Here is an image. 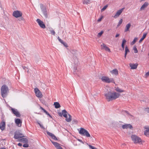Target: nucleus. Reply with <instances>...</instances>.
I'll use <instances>...</instances> for the list:
<instances>
[{
	"mask_svg": "<svg viewBox=\"0 0 149 149\" xmlns=\"http://www.w3.org/2000/svg\"><path fill=\"white\" fill-rule=\"evenodd\" d=\"M22 68L24 69H25L26 68L27 69H28V68H27L25 66H23Z\"/></svg>",
	"mask_w": 149,
	"mask_h": 149,
	"instance_id": "58",
	"label": "nucleus"
},
{
	"mask_svg": "<svg viewBox=\"0 0 149 149\" xmlns=\"http://www.w3.org/2000/svg\"><path fill=\"white\" fill-rule=\"evenodd\" d=\"M101 49H104L106 51H107L109 52H111L110 49L105 44L102 43V44L101 45Z\"/></svg>",
	"mask_w": 149,
	"mask_h": 149,
	"instance_id": "14",
	"label": "nucleus"
},
{
	"mask_svg": "<svg viewBox=\"0 0 149 149\" xmlns=\"http://www.w3.org/2000/svg\"><path fill=\"white\" fill-rule=\"evenodd\" d=\"M58 115L61 117L63 116L66 118L65 120L67 122H70L72 120V116L69 114H68L66 111L64 109L62 111V113L59 112L58 113Z\"/></svg>",
	"mask_w": 149,
	"mask_h": 149,
	"instance_id": "2",
	"label": "nucleus"
},
{
	"mask_svg": "<svg viewBox=\"0 0 149 149\" xmlns=\"http://www.w3.org/2000/svg\"><path fill=\"white\" fill-rule=\"evenodd\" d=\"M22 13L20 11L17 10L13 12V16L16 18L21 17L22 15Z\"/></svg>",
	"mask_w": 149,
	"mask_h": 149,
	"instance_id": "10",
	"label": "nucleus"
},
{
	"mask_svg": "<svg viewBox=\"0 0 149 149\" xmlns=\"http://www.w3.org/2000/svg\"><path fill=\"white\" fill-rule=\"evenodd\" d=\"M131 26V24L130 23L127 24L126 26V28L125 30V32H126L129 31V29L130 28Z\"/></svg>",
	"mask_w": 149,
	"mask_h": 149,
	"instance_id": "26",
	"label": "nucleus"
},
{
	"mask_svg": "<svg viewBox=\"0 0 149 149\" xmlns=\"http://www.w3.org/2000/svg\"><path fill=\"white\" fill-rule=\"evenodd\" d=\"M24 19L23 18V17H21L19 18V19H18V20H19V21H24Z\"/></svg>",
	"mask_w": 149,
	"mask_h": 149,
	"instance_id": "47",
	"label": "nucleus"
},
{
	"mask_svg": "<svg viewBox=\"0 0 149 149\" xmlns=\"http://www.w3.org/2000/svg\"><path fill=\"white\" fill-rule=\"evenodd\" d=\"M145 76H146L145 77L146 78L149 76V71L146 74Z\"/></svg>",
	"mask_w": 149,
	"mask_h": 149,
	"instance_id": "48",
	"label": "nucleus"
},
{
	"mask_svg": "<svg viewBox=\"0 0 149 149\" xmlns=\"http://www.w3.org/2000/svg\"><path fill=\"white\" fill-rule=\"evenodd\" d=\"M78 65V63H77V64L75 65V66L74 67V74H77V73L76 72L75 73L74 72H76L78 71V70L77 69V66Z\"/></svg>",
	"mask_w": 149,
	"mask_h": 149,
	"instance_id": "30",
	"label": "nucleus"
},
{
	"mask_svg": "<svg viewBox=\"0 0 149 149\" xmlns=\"http://www.w3.org/2000/svg\"><path fill=\"white\" fill-rule=\"evenodd\" d=\"M60 39V38L59 37H58V40H59V39Z\"/></svg>",
	"mask_w": 149,
	"mask_h": 149,
	"instance_id": "64",
	"label": "nucleus"
},
{
	"mask_svg": "<svg viewBox=\"0 0 149 149\" xmlns=\"http://www.w3.org/2000/svg\"><path fill=\"white\" fill-rule=\"evenodd\" d=\"M24 137V135L21 133V131L20 130H17L15 132L14 138L15 139L21 138Z\"/></svg>",
	"mask_w": 149,
	"mask_h": 149,
	"instance_id": "6",
	"label": "nucleus"
},
{
	"mask_svg": "<svg viewBox=\"0 0 149 149\" xmlns=\"http://www.w3.org/2000/svg\"><path fill=\"white\" fill-rule=\"evenodd\" d=\"M126 41L125 39H123L122 40V42L121 44V47L123 48V50H124L125 44L126 43Z\"/></svg>",
	"mask_w": 149,
	"mask_h": 149,
	"instance_id": "25",
	"label": "nucleus"
},
{
	"mask_svg": "<svg viewBox=\"0 0 149 149\" xmlns=\"http://www.w3.org/2000/svg\"><path fill=\"white\" fill-rule=\"evenodd\" d=\"M40 5L41 10H44V9H46V6L40 3Z\"/></svg>",
	"mask_w": 149,
	"mask_h": 149,
	"instance_id": "31",
	"label": "nucleus"
},
{
	"mask_svg": "<svg viewBox=\"0 0 149 149\" xmlns=\"http://www.w3.org/2000/svg\"><path fill=\"white\" fill-rule=\"evenodd\" d=\"M50 32L51 33V34H52V35H55V32L54 30H50Z\"/></svg>",
	"mask_w": 149,
	"mask_h": 149,
	"instance_id": "43",
	"label": "nucleus"
},
{
	"mask_svg": "<svg viewBox=\"0 0 149 149\" xmlns=\"http://www.w3.org/2000/svg\"><path fill=\"white\" fill-rule=\"evenodd\" d=\"M40 109H42V110H43V109H44V108H42V107L41 106L40 107Z\"/></svg>",
	"mask_w": 149,
	"mask_h": 149,
	"instance_id": "61",
	"label": "nucleus"
},
{
	"mask_svg": "<svg viewBox=\"0 0 149 149\" xmlns=\"http://www.w3.org/2000/svg\"><path fill=\"white\" fill-rule=\"evenodd\" d=\"M19 142H24L25 143H28V140L26 138H22L18 140Z\"/></svg>",
	"mask_w": 149,
	"mask_h": 149,
	"instance_id": "21",
	"label": "nucleus"
},
{
	"mask_svg": "<svg viewBox=\"0 0 149 149\" xmlns=\"http://www.w3.org/2000/svg\"><path fill=\"white\" fill-rule=\"evenodd\" d=\"M131 138L134 143H139L141 141V139L136 135H132Z\"/></svg>",
	"mask_w": 149,
	"mask_h": 149,
	"instance_id": "5",
	"label": "nucleus"
},
{
	"mask_svg": "<svg viewBox=\"0 0 149 149\" xmlns=\"http://www.w3.org/2000/svg\"><path fill=\"white\" fill-rule=\"evenodd\" d=\"M18 145L20 146H22V144L20 143H19L18 144Z\"/></svg>",
	"mask_w": 149,
	"mask_h": 149,
	"instance_id": "57",
	"label": "nucleus"
},
{
	"mask_svg": "<svg viewBox=\"0 0 149 149\" xmlns=\"http://www.w3.org/2000/svg\"><path fill=\"white\" fill-rule=\"evenodd\" d=\"M44 17L45 18H47L48 17V12L47 10L42 12Z\"/></svg>",
	"mask_w": 149,
	"mask_h": 149,
	"instance_id": "28",
	"label": "nucleus"
},
{
	"mask_svg": "<svg viewBox=\"0 0 149 149\" xmlns=\"http://www.w3.org/2000/svg\"><path fill=\"white\" fill-rule=\"evenodd\" d=\"M78 140L80 142L82 143L83 144H84V142L81 140H80L79 139H78Z\"/></svg>",
	"mask_w": 149,
	"mask_h": 149,
	"instance_id": "55",
	"label": "nucleus"
},
{
	"mask_svg": "<svg viewBox=\"0 0 149 149\" xmlns=\"http://www.w3.org/2000/svg\"><path fill=\"white\" fill-rule=\"evenodd\" d=\"M15 123L17 125L19 126V125L20 124H21L22 123V121H21V120L19 118H17L15 119ZM21 125L20 124V125L19 126H21Z\"/></svg>",
	"mask_w": 149,
	"mask_h": 149,
	"instance_id": "20",
	"label": "nucleus"
},
{
	"mask_svg": "<svg viewBox=\"0 0 149 149\" xmlns=\"http://www.w3.org/2000/svg\"><path fill=\"white\" fill-rule=\"evenodd\" d=\"M119 35H120V34H118V33H117V34L116 35V36H115V37H116V38H117V37H119Z\"/></svg>",
	"mask_w": 149,
	"mask_h": 149,
	"instance_id": "56",
	"label": "nucleus"
},
{
	"mask_svg": "<svg viewBox=\"0 0 149 149\" xmlns=\"http://www.w3.org/2000/svg\"><path fill=\"white\" fill-rule=\"evenodd\" d=\"M138 64V63L131 64H130V66L131 67V69H135L137 68Z\"/></svg>",
	"mask_w": 149,
	"mask_h": 149,
	"instance_id": "17",
	"label": "nucleus"
},
{
	"mask_svg": "<svg viewBox=\"0 0 149 149\" xmlns=\"http://www.w3.org/2000/svg\"><path fill=\"white\" fill-rule=\"evenodd\" d=\"M62 44H63V45L65 47H68V46L67 45V44L65 42H63L62 43Z\"/></svg>",
	"mask_w": 149,
	"mask_h": 149,
	"instance_id": "41",
	"label": "nucleus"
},
{
	"mask_svg": "<svg viewBox=\"0 0 149 149\" xmlns=\"http://www.w3.org/2000/svg\"><path fill=\"white\" fill-rule=\"evenodd\" d=\"M115 90L116 91L119 93H122L125 91L124 90H122L118 87L116 88Z\"/></svg>",
	"mask_w": 149,
	"mask_h": 149,
	"instance_id": "29",
	"label": "nucleus"
},
{
	"mask_svg": "<svg viewBox=\"0 0 149 149\" xmlns=\"http://www.w3.org/2000/svg\"><path fill=\"white\" fill-rule=\"evenodd\" d=\"M145 111L149 113V108H146L145 109Z\"/></svg>",
	"mask_w": 149,
	"mask_h": 149,
	"instance_id": "46",
	"label": "nucleus"
},
{
	"mask_svg": "<svg viewBox=\"0 0 149 149\" xmlns=\"http://www.w3.org/2000/svg\"><path fill=\"white\" fill-rule=\"evenodd\" d=\"M147 35V33H144L143 35L142 36V38L140 39V40L139 41V43H141L142 41L146 37V35Z\"/></svg>",
	"mask_w": 149,
	"mask_h": 149,
	"instance_id": "27",
	"label": "nucleus"
},
{
	"mask_svg": "<svg viewBox=\"0 0 149 149\" xmlns=\"http://www.w3.org/2000/svg\"><path fill=\"white\" fill-rule=\"evenodd\" d=\"M6 124L5 121L3 120L2 122H1L0 123V128L2 130H4Z\"/></svg>",
	"mask_w": 149,
	"mask_h": 149,
	"instance_id": "16",
	"label": "nucleus"
},
{
	"mask_svg": "<svg viewBox=\"0 0 149 149\" xmlns=\"http://www.w3.org/2000/svg\"><path fill=\"white\" fill-rule=\"evenodd\" d=\"M88 146L91 149H97L95 147L93 146H91L90 145H89Z\"/></svg>",
	"mask_w": 149,
	"mask_h": 149,
	"instance_id": "44",
	"label": "nucleus"
},
{
	"mask_svg": "<svg viewBox=\"0 0 149 149\" xmlns=\"http://www.w3.org/2000/svg\"><path fill=\"white\" fill-rule=\"evenodd\" d=\"M54 105L56 109H58L61 107V105L58 102H54Z\"/></svg>",
	"mask_w": 149,
	"mask_h": 149,
	"instance_id": "22",
	"label": "nucleus"
},
{
	"mask_svg": "<svg viewBox=\"0 0 149 149\" xmlns=\"http://www.w3.org/2000/svg\"><path fill=\"white\" fill-rule=\"evenodd\" d=\"M125 8H123L118 10L116 13L115 15L113 16V17L115 18H116L119 16L120 15Z\"/></svg>",
	"mask_w": 149,
	"mask_h": 149,
	"instance_id": "13",
	"label": "nucleus"
},
{
	"mask_svg": "<svg viewBox=\"0 0 149 149\" xmlns=\"http://www.w3.org/2000/svg\"><path fill=\"white\" fill-rule=\"evenodd\" d=\"M8 87L6 85H3L1 88V93L2 96L3 98L6 97L9 92Z\"/></svg>",
	"mask_w": 149,
	"mask_h": 149,
	"instance_id": "3",
	"label": "nucleus"
},
{
	"mask_svg": "<svg viewBox=\"0 0 149 149\" xmlns=\"http://www.w3.org/2000/svg\"><path fill=\"white\" fill-rule=\"evenodd\" d=\"M108 6L107 5L104 6L102 8L101 10V12H102L104 11L107 7Z\"/></svg>",
	"mask_w": 149,
	"mask_h": 149,
	"instance_id": "36",
	"label": "nucleus"
},
{
	"mask_svg": "<svg viewBox=\"0 0 149 149\" xmlns=\"http://www.w3.org/2000/svg\"><path fill=\"white\" fill-rule=\"evenodd\" d=\"M133 50H134V52L135 53L138 52V50L135 46H134L133 47Z\"/></svg>",
	"mask_w": 149,
	"mask_h": 149,
	"instance_id": "39",
	"label": "nucleus"
},
{
	"mask_svg": "<svg viewBox=\"0 0 149 149\" xmlns=\"http://www.w3.org/2000/svg\"><path fill=\"white\" fill-rule=\"evenodd\" d=\"M103 31H102L100 32L98 34L97 37L98 38L100 37L102 34L103 33Z\"/></svg>",
	"mask_w": 149,
	"mask_h": 149,
	"instance_id": "34",
	"label": "nucleus"
},
{
	"mask_svg": "<svg viewBox=\"0 0 149 149\" xmlns=\"http://www.w3.org/2000/svg\"><path fill=\"white\" fill-rule=\"evenodd\" d=\"M146 130L144 132V134L147 136H149V128H146Z\"/></svg>",
	"mask_w": 149,
	"mask_h": 149,
	"instance_id": "23",
	"label": "nucleus"
},
{
	"mask_svg": "<svg viewBox=\"0 0 149 149\" xmlns=\"http://www.w3.org/2000/svg\"><path fill=\"white\" fill-rule=\"evenodd\" d=\"M90 1V0H84L83 1V3L84 4H87L89 3Z\"/></svg>",
	"mask_w": 149,
	"mask_h": 149,
	"instance_id": "35",
	"label": "nucleus"
},
{
	"mask_svg": "<svg viewBox=\"0 0 149 149\" xmlns=\"http://www.w3.org/2000/svg\"><path fill=\"white\" fill-rule=\"evenodd\" d=\"M120 95L119 93L112 91H108L105 94L106 99L109 102L116 99L118 98Z\"/></svg>",
	"mask_w": 149,
	"mask_h": 149,
	"instance_id": "1",
	"label": "nucleus"
},
{
	"mask_svg": "<svg viewBox=\"0 0 149 149\" xmlns=\"http://www.w3.org/2000/svg\"><path fill=\"white\" fill-rule=\"evenodd\" d=\"M36 21L41 28L43 29L45 28V25L42 21L40 20L39 19H37Z\"/></svg>",
	"mask_w": 149,
	"mask_h": 149,
	"instance_id": "8",
	"label": "nucleus"
},
{
	"mask_svg": "<svg viewBox=\"0 0 149 149\" xmlns=\"http://www.w3.org/2000/svg\"><path fill=\"white\" fill-rule=\"evenodd\" d=\"M47 10V8H46V9H44V10H42L41 11H42V12H43V11H45V10Z\"/></svg>",
	"mask_w": 149,
	"mask_h": 149,
	"instance_id": "60",
	"label": "nucleus"
},
{
	"mask_svg": "<svg viewBox=\"0 0 149 149\" xmlns=\"http://www.w3.org/2000/svg\"><path fill=\"white\" fill-rule=\"evenodd\" d=\"M110 72L112 74H113L115 75H118V71L117 69H115L112 70L110 71Z\"/></svg>",
	"mask_w": 149,
	"mask_h": 149,
	"instance_id": "19",
	"label": "nucleus"
},
{
	"mask_svg": "<svg viewBox=\"0 0 149 149\" xmlns=\"http://www.w3.org/2000/svg\"><path fill=\"white\" fill-rule=\"evenodd\" d=\"M46 132L47 134L49 136H51L52 139L56 141L58 140V139L57 137L54 134L48 131H47Z\"/></svg>",
	"mask_w": 149,
	"mask_h": 149,
	"instance_id": "15",
	"label": "nucleus"
},
{
	"mask_svg": "<svg viewBox=\"0 0 149 149\" xmlns=\"http://www.w3.org/2000/svg\"><path fill=\"white\" fill-rule=\"evenodd\" d=\"M122 127L123 129H127L128 128H129L131 130L133 129V127L132 125L130 124L123 125L122 126Z\"/></svg>",
	"mask_w": 149,
	"mask_h": 149,
	"instance_id": "12",
	"label": "nucleus"
},
{
	"mask_svg": "<svg viewBox=\"0 0 149 149\" xmlns=\"http://www.w3.org/2000/svg\"><path fill=\"white\" fill-rule=\"evenodd\" d=\"M48 116H49L51 118H52V117L47 112V111L46 113H45Z\"/></svg>",
	"mask_w": 149,
	"mask_h": 149,
	"instance_id": "49",
	"label": "nucleus"
},
{
	"mask_svg": "<svg viewBox=\"0 0 149 149\" xmlns=\"http://www.w3.org/2000/svg\"><path fill=\"white\" fill-rule=\"evenodd\" d=\"M78 121L75 119H73L72 120V123L73 124L76 123L77 124L78 123Z\"/></svg>",
	"mask_w": 149,
	"mask_h": 149,
	"instance_id": "40",
	"label": "nucleus"
},
{
	"mask_svg": "<svg viewBox=\"0 0 149 149\" xmlns=\"http://www.w3.org/2000/svg\"><path fill=\"white\" fill-rule=\"evenodd\" d=\"M34 91L36 96L37 97L39 98L42 97L43 95H42V93L38 88H35L34 89Z\"/></svg>",
	"mask_w": 149,
	"mask_h": 149,
	"instance_id": "9",
	"label": "nucleus"
},
{
	"mask_svg": "<svg viewBox=\"0 0 149 149\" xmlns=\"http://www.w3.org/2000/svg\"><path fill=\"white\" fill-rule=\"evenodd\" d=\"M137 39L138 38H135L133 40L131 43V45H132L134 44L136 41Z\"/></svg>",
	"mask_w": 149,
	"mask_h": 149,
	"instance_id": "33",
	"label": "nucleus"
},
{
	"mask_svg": "<svg viewBox=\"0 0 149 149\" xmlns=\"http://www.w3.org/2000/svg\"><path fill=\"white\" fill-rule=\"evenodd\" d=\"M148 2H146L144 3L142 5L141 7L140 8V10H144L145 8H146L148 6Z\"/></svg>",
	"mask_w": 149,
	"mask_h": 149,
	"instance_id": "18",
	"label": "nucleus"
},
{
	"mask_svg": "<svg viewBox=\"0 0 149 149\" xmlns=\"http://www.w3.org/2000/svg\"><path fill=\"white\" fill-rule=\"evenodd\" d=\"M123 22L122 19H121L119 21L118 24L117 25V27H118Z\"/></svg>",
	"mask_w": 149,
	"mask_h": 149,
	"instance_id": "37",
	"label": "nucleus"
},
{
	"mask_svg": "<svg viewBox=\"0 0 149 149\" xmlns=\"http://www.w3.org/2000/svg\"><path fill=\"white\" fill-rule=\"evenodd\" d=\"M125 52H126L127 53H128L130 52V50L129 49H128V47L127 46H126L125 47Z\"/></svg>",
	"mask_w": 149,
	"mask_h": 149,
	"instance_id": "38",
	"label": "nucleus"
},
{
	"mask_svg": "<svg viewBox=\"0 0 149 149\" xmlns=\"http://www.w3.org/2000/svg\"><path fill=\"white\" fill-rule=\"evenodd\" d=\"M58 40L61 43L63 42V40H62L61 38L60 39H59Z\"/></svg>",
	"mask_w": 149,
	"mask_h": 149,
	"instance_id": "54",
	"label": "nucleus"
},
{
	"mask_svg": "<svg viewBox=\"0 0 149 149\" xmlns=\"http://www.w3.org/2000/svg\"><path fill=\"white\" fill-rule=\"evenodd\" d=\"M51 141L52 143H53V144L57 148L58 146L60 145V144L56 142H54L52 141L51 140H50Z\"/></svg>",
	"mask_w": 149,
	"mask_h": 149,
	"instance_id": "32",
	"label": "nucleus"
},
{
	"mask_svg": "<svg viewBox=\"0 0 149 149\" xmlns=\"http://www.w3.org/2000/svg\"><path fill=\"white\" fill-rule=\"evenodd\" d=\"M103 16H102L101 17L97 20V21L98 22H99L101 21L102 19L103 18Z\"/></svg>",
	"mask_w": 149,
	"mask_h": 149,
	"instance_id": "45",
	"label": "nucleus"
},
{
	"mask_svg": "<svg viewBox=\"0 0 149 149\" xmlns=\"http://www.w3.org/2000/svg\"><path fill=\"white\" fill-rule=\"evenodd\" d=\"M57 149H63L59 145L57 148Z\"/></svg>",
	"mask_w": 149,
	"mask_h": 149,
	"instance_id": "51",
	"label": "nucleus"
},
{
	"mask_svg": "<svg viewBox=\"0 0 149 149\" xmlns=\"http://www.w3.org/2000/svg\"><path fill=\"white\" fill-rule=\"evenodd\" d=\"M77 50H76L72 49L71 50L70 52L72 53L73 56H75L76 57L77 56Z\"/></svg>",
	"mask_w": 149,
	"mask_h": 149,
	"instance_id": "24",
	"label": "nucleus"
},
{
	"mask_svg": "<svg viewBox=\"0 0 149 149\" xmlns=\"http://www.w3.org/2000/svg\"><path fill=\"white\" fill-rule=\"evenodd\" d=\"M79 133L81 134L86 136L87 137H90V135L88 131L83 128H81L79 132Z\"/></svg>",
	"mask_w": 149,
	"mask_h": 149,
	"instance_id": "7",
	"label": "nucleus"
},
{
	"mask_svg": "<svg viewBox=\"0 0 149 149\" xmlns=\"http://www.w3.org/2000/svg\"><path fill=\"white\" fill-rule=\"evenodd\" d=\"M11 110L13 113L15 115L18 117H20L21 115L19 113L16 109H15L13 108H11Z\"/></svg>",
	"mask_w": 149,
	"mask_h": 149,
	"instance_id": "11",
	"label": "nucleus"
},
{
	"mask_svg": "<svg viewBox=\"0 0 149 149\" xmlns=\"http://www.w3.org/2000/svg\"><path fill=\"white\" fill-rule=\"evenodd\" d=\"M127 53L126 52H125V54H124V57L125 58H126V57L127 55Z\"/></svg>",
	"mask_w": 149,
	"mask_h": 149,
	"instance_id": "53",
	"label": "nucleus"
},
{
	"mask_svg": "<svg viewBox=\"0 0 149 149\" xmlns=\"http://www.w3.org/2000/svg\"><path fill=\"white\" fill-rule=\"evenodd\" d=\"M40 109H42V110H43V109H44V108H42V107L41 106L40 107Z\"/></svg>",
	"mask_w": 149,
	"mask_h": 149,
	"instance_id": "62",
	"label": "nucleus"
},
{
	"mask_svg": "<svg viewBox=\"0 0 149 149\" xmlns=\"http://www.w3.org/2000/svg\"><path fill=\"white\" fill-rule=\"evenodd\" d=\"M23 146L24 148H27L29 146L27 143H26L24 144Z\"/></svg>",
	"mask_w": 149,
	"mask_h": 149,
	"instance_id": "42",
	"label": "nucleus"
},
{
	"mask_svg": "<svg viewBox=\"0 0 149 149\" xmlns=\"http://www.w3.org/2000/svg\"><path fill=\"white\" fill-rule=\"evenodd\" d=\"M40 126L42 129H45L44 127H43V126L41 124H40Z\"/></svg>",
	"mask_w": 149,
	"mask_h": 149,
	"instance_id": "52",
	"label": "nucleus"
},
{
	"mask_svg": "<svg viewBox=\"0 0 149 149\" xmlns=\"http://www.w3.org/2000/svg\"><path fill=\"white\" fill-rule=\"evenodd\" d=\"M125 112L127 114H128L129 115H130L131 116H132L131 114H130L128 111H125Z\"/></svg>",
	"mask_w": 149,
	"mask_h": 149,
	"instance_id": "50",
	"label": "nucleus"
},
{
	"mask_svg": "<svg viewBox=\"0 0 149 149\" xmlns=\"http://www.w3.org/2000/svg\"><path fill=\"white\" fill-rule=\"evenodd\" d=\"M0 149H6L5 148L3 147L0 148Z\"/></svg>",
	"mask_w": 149,
	"mask_h": 149,
	"instance_id": "63",
	"label": "nucleus"
},
{
	"mask_svg": "<svg viewBox=\"0 0 149 149\" xmlns=\"http://www.w3.org/2000/svg\"><path fill=\"white\" fill-rule=\"evenodd\" d=\"M101 79L102 81L104 82L110 83L111 82L115 84L114 79L113 78H109L108 77L105 76H102Z\"/></svg>",
	"mask_w": 149,
	"mask_h": 149,
	"instance_id": "4",
	"label": "nucleus"
},
{
	"mask_svg": "<svg viewBox=\"0 0 149 149\" xmlns=\"http://www.w3.org/2000/svg\"><path fill=\"white\" fill-rule=\"evenodd\" d=\"M42 110L45 113H46V112H47V111L44 109H43V110Z\"/></svg>",
	"mask_w": 149,
	"mask_h": 149,
	"instance_id": "59",
	"label": "nucleus"
}]
</instances>
